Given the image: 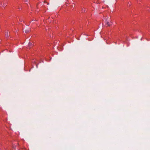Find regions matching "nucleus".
<instances>
[{"mask_svg": "<svg viewBox=\"0 0 150 150\" xmlns=\"http://www.w3.org/2000/svg\"><path fill=\"white\" fill-rule=\"evenodd\" d=\"M5 36L6 38H7L8 37V31H7L6 33Z\"/></svg>", "mask_w": 150, "mask_h": 150, "instance_id": "1", "label": "nucleus"}, {"mask_svg": "<svg viewBox=\"0 0 150 150\" xmlns=\"http://www.w3.org/2000/svg\"><path fill=\"white\" fill-rule=\"evenodd\" d=\"M106 25H107L108 26H110V24L109 23V22H108V21H107L106 22Z\"/></svg>", "mask_w": 150, "mask_h": 150, "instance_id": "2", "label": "nucleus"}, {"mask_svg": "<svg viewBox=\"0 0 150 150\" xmlns=\"http://www.w3.org/2000/svg\"><path fill=\"white\" fill-rule=\"evenodd\" d=\"M28 45L29 46H31L32 45V44L31 43L29 42Z\"/></svg>", "mask_w": 150, "mask_h": 150, "instance_id": "3", "label": "nucleus"}, {"mask_svg": "<svg viewBox=\"0 0 150 150\" xmlns=\"http://www.w3.org/2000/svg\"><path fill=\"white\" fill-rule=\"evenodd\" d=\"M29 30H25V33H28V32H29Z\"/></svg>", "mask_w": 150, "mask_h": 150, "instance_id": "4", "label": "nucleus"}, {"mask_svg": "<svg viewBox=\"0 0 150 150\" xmlns=\"http://www.w3.org/2000/svg\"><path fill=\"white\" fill-rule=\"evenodd\" d=\"M2 3V2H1L0 1V3L1 4V5H0V6H4V5H2V3Z\"/></svg>", "mask_w": 150, "mask_h": 150, "instance_id": "5", "label": "nucleus"}, {"mask_svg": "<svg viewBox=\"0 0 150 150\" xmlns=\"http://www.w3.org/2000/svg\"><path fill=\"white\" fill-rule=\"evenodd\" d=\"M85 11V10H84V9L83 10V11H82V12H83H83H84Z\"/></svg>", "mask_w": 150, "mask_h": 150, "instance_id": "6", "label": "nucleus"}, {"mask_svg": "<svg viewBox=\"0 0 150 150\" xmlns=\"http://www.w3.org/2000/svg\"><path fill=\"white\" fill-rule=\"evenodd\" d=\"M34 62L36 64V62H35V61H34Z\"/></svg>", "mask_w": 150, "mask_h": 150, "instance_id": "7", "label": "nucleus"}, {"mask_svg": "<svg viewBox=\"0 0 150 150\" xmlns=\"http://www.w3.org/2000/svg\"><path fill=\"white\" fill-rule=\"evenodd\" d=\"M36 67H37V68L38 67V65H36Z\"/></svg>", "mask_w": 150, "mask_h": 150, "instance_id": "8", "label": "nucleus"}]
</instances>
